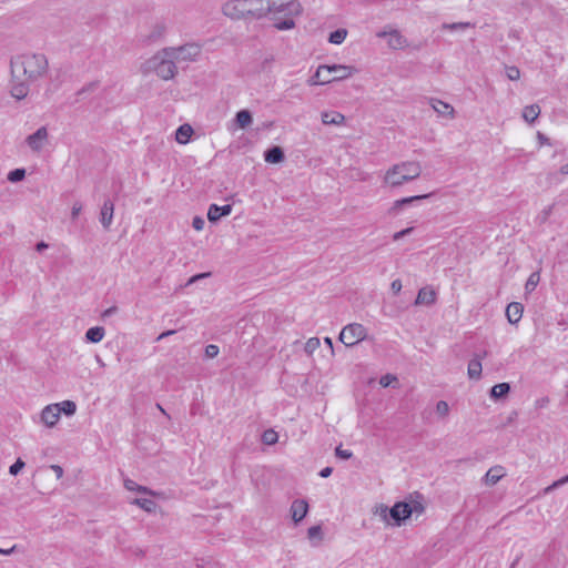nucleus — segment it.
<instances>
[{"label": "nucleus", "mask_w": 568, "mask_h": 568, "mask_svg": "<svg viewBox=\"0 0 568 568\" xmlns=\"http://www.w3.org/2000/svg\"><path fill=\"white\" fill-rule=\"evenodd\" d=\"M234 121L240 129H245L253 122V116L248 110L243 109L236 112Z\"/></svg>", "instance_id": "a878e982"}, {"label": "nucleus", "mask_w": 568, "mask_h": 568, "mask_svg": "<svg viewBox=\"0 0 568 568\" xmlns=\"http://www.w3.org/2000/svg\"><path fill=\"white\" fill-rule=\"evenodd\" d=\"M390 290L394 294H398L402 290V282L400 280H394L390 284Z\"/></svg>", "instance_id": "5fc2aeb1"}, {"label": "nucleus", "mask_w": 568, "mask_h": 568, "mask_svg": "<svg viewBox=\"0 0 568 568\" xmlns=\"http://www.w3.org/2000/svg\"><path fill=\"white\" fill-rule=\"evenodd\" d=\"M506 75L509 80L516 81L520 78V70L515 65L506 67Z\"/></svg>", "instance_id": "a18cd8bd"}, {"label": "nucleus", "mask_w": 568, "mask_h": 568, "mask_svg": "<svg viewBox=\"0 0 568 568\" xmlns=\"http://www.w3.org/2000/svg\"><path fill=\"white\" fill-rule=\"evenodd\" d=\"M436 301V293L433 290H428L427 287H423L418 291L417 297L415 300L416 305H432Z\"/></svg>", "instance_id": "5701e85b"}, {"label": "nucleus", "mask_w": 568, "mask_h": 568, "mask_svg": "<svg viewBox=\"0 0 568 568\" xmlns=\"http://www.w3.org/2000/svg\"><path fill=\"white\" fill-rule=\"evenodd\" d=\"M51 469L55 473V475H57V477H58V478H61V477H62V475H63V469H62V467H61V466H59V465H52V466H51Z\"/></svg>", "instance_id": "bf43d9fd"}, {"label": "nucleus", "mask_w": 568, "mask_h": 568, "mask_svg": "<svg viewBox=\"0 0 568 568\" xmlns=\"http://www.w3.org/2000/svg\"><path fill=\"white\" fill-rule=\"evenodd\" d=\"M408 503V506L410 507L412 509V515L413 514H417V515H420L425 511V507L423 505V503L420 500H410V501H407Z\"/></svg>", "instance_id": "79ce46f5"}, {"label": "nucleus", "mask_w": 568, "mask_h": 568, "mask_svg": "<svg viewBox=\"0 0 568 568\" xmlns=\"http://www.w3.org/2000/svg\"><path fill=\"white\" fill-rule=\"evenodd\" d=\"M429 103L437 114L454 118L455 110L449 103L434 98L429 99Z\"/></svg>", "instance_id": "aec40b11"}, {"label": "nucleus", "mask_w": 568, "mask_h": 568, "mask_svg": "<svg viewBox=\"0 0 568 568\" xmlns=\"http://www.w3.org/2000/svg\"><path fill=\"white\" fill-rule=\"evenodd\" d=\"M524 306L518 302L509 303L506 307V316L510 324H516L523 316Z\"/></svg>", "instance_id": "412c9836"}, {"label": "nucleus", "mask_w": 568, "mask_h": 568, "mask_svg": "<svg viewBox=\"0 0 568 568\" xmlns=\"http://www.w3.org/2000/svg\"><path fill=\"white\" fill-rule=\"evenodd\" d=\"M248 21L261 20L266 17L265 0H247Z\"/></svg>", "instance_id": "4468645a"}, {"label": "nucleus", "mask_w": 568, "mask_h": 568, "mask_svg": "<svg viewBox=\"0 0 568 568\" xmlns=\"http://www.w3.org/2000/svg\"><path fill=\"white\" fill-rule=\"evenodd\" d=\"M53 405L58 406L59 414L63 413L65 416H72L77 412V405L72 400H63Z\"/></svg>", "instance_id": "c756f323"}, {"label": "nucleus", "mask_w": 568, "mask_h": 568, "mask_svg": "<svg viewBox=\"0 0 568 568\" xmlns=\"http://www.w3.org/2000/svg\"><path fill=\"white\" fill-rule=\"evenodd\" d=\"M209 275H210V273H201V274L194 275L191 277L190 283H193V282L197 281L199 278H203Z\"/></svg>", "instance_id": "0e129e2a"}, {"label": "nucleus", "mask_w": 568, "mask_h": 568, "mask_svg": "<svg viewBox=\"0 0 568 568\" xmlns=\"http://www.w3.org/2000/svg\"><path fill=\"white\" fill-rule=\"evenodd\" d=\"M48 138V130L45 126L39 128L34 133L30 134L26 142L32 151H40L43 148L44 141Z\"/></svg>", "instance_id": "f8f14e48"}, {"label": "nucleus", "mask_w": 568, "mask_h": 568, "mask_svg": "<svg viewBox=\"0 0 568 568\" xmlns=\"http://www.w3.org/2000/svg\"><path fill=\"white\" fill-rule=\"evenodd\" d=\"M540 114V106L538 104H530L524 108L523 118L526 122L532 123Z\"/></svg>", "instance_id": "c85d7f7f"}, {"label": "nucleus", "mask_w": 568, "mask_h": 568, "mask_svg": "<svg viewBox=\"0 0 568 568\" xmlns=\"http://www.w3.org/2000/svg\"><path fill=\"white\" fill-rule=\"evenodd\" d=\"M247 0H230L223 4V13L233 20H248Z\"/></svg>", "instance_id": "1a4fd4ad"}, {"label": "nucleus", "mask_w": 568, "mask_h": 568, "mask_svg": "<svg viewBox=\"0 0 568 568\" xmlns=\"http://www.w3.org/2000/svg\"><path fill=\"white\" fill-rule=\"evenodd\" d=\"M266 17L274 22L278 30H290L295 27L294 17L302 12L298 0H265Z\"/></svg>", "instance_id": "f03ea898"}, {"label": "nucleus", "mask_w": 568, "mask_h": 568, "mask_svg": "<svg viewBox=\"0 0 568 568\" xmlns=\"http://www.w3.org/2000/svg\"><path fill=\"white\" fill-rule=\"evenodd\" d=\"M193 133V129L190 124H182L175 132V139L181 144H186Z\"/></svg>", "instance_id": "cd10ccee"}, {"label": "nucleus", "mask_w": 568, "mask_h": 568, "mask_svg": "<svg viewBox=\"0 0 568 568\" xmlns=\"http://www.w3.org/2000/svg\"><path fill=\"white\" fill-rule=\"evenodd\" d=\"M176 62L175 58L165 54L164 48L150 58L145 65L148 70L154 71L162 80H171L176 74Z\"/></svg>", "instance_id": "39448f33"}, {"label": "nucleus", "mask_w": 568, "mask_h": 568, "mask_svg": "<svg viewBox=\"0 0 568 568\" xmlns=\"http://www.w3.org/2000/svg\"><path fill=\"white\" fill-rule=\"evenodd\" d=\"M124 487L128 490H130V491H136V493L153 495V491L151 489H149L145 486H141V485L136 484L134 480H131V479H125L124 480Z\"/></svg>", "instance_id": "2f4dec72"}, {"label": "nucleus", "mask_w": 568, "mask_h": 568, "mask_svg": "<svg viewBox=\"0 0 568 568\" xmlns=\"http://www.w3.org/2000/svg\"><path fill=\"white\" fill-rule=\"evenodd\" d=\"M307 536L311 540L317 539V541H321L323 539V531L322 527L320 525L312 526L307 530ZM314 546L317 545V542L312 541Z\"/></svg>", "instance_id": "c9c22d12"}, {"label": "nucleus", "mask_w": 568, "mask_h": 568, "mask_svg": "<svg viewBox=\"0 0 568 568\" xmlns=\"http://www.w3.org/2000/svg\"><path fill=\"white\" fill-rule=\"evenodd\" d=\"M412 516V509L407 501H397L389 508V518L394 526H402Z\"/></svg>", "instance_id": "9d476101"}, {"label": "nucleus", "mask_w": 568, "mask_h": 568, "mask_svg": "<svg viewBox=\"0 0 568 568\" xmlns=\"http://www.w3.org/2000/svg\"><path fill=\"white\" fill-rule=\"evenodd\" d=\"M320 347V339L317 337H311L304 346V351L307 354H313Z\"/></svg>", "instance_id": "ea45409f"}, {"label": "nucleus", "mask_w": 568, "mask_h": 568, "mask_svg": "<svg viewBox=\"0 0 568 568\" xmlns=\"http://www.w3.org/2000/svg\"><path fill=\"white\" fill-rule=\"evenodd\" d=\"M539 282V274L538 273H531L528 277V281L526 282V290L532 291L537 286Z\"/></svg>", "instance_id": "49530a36"}, {"label": "nucleus", "mask_w": 568, "mask_h": 568, "mask_svg": "<svg viewBox=\"0 0 568 568\" xmlns=\"http://www.w3.org/2000/svg\"><path fill=\"white\" fill-rule=\"evenodd\" d=\"M366 336L367 331L362 324L352 323L343 327L338 338L346 347H352L364 341Z\"/></svg>", "instance_id": "0eeeda50"}, {"label": "nucleus", "mask_w": 568, "mask_h": 568, "mask_svg": "<svg viewBox=\"0 0 568 568\" xmlns=\"http://www.w3.org/2000/svg\"><path fill=\"white\" fill-rule=\"evenodd\" d=\"M335 455L341 459H349L353 456V453L351 450L343 449L342 446H337L335 448Z\"/></svg>", "instance_id": "09e8293b"}, {"label": "nucleus", "mask_w": 568, "mask_h": 568, "mask_svg": "<svg viewBox=\"0 0 568 568\" xmlns=\"http://www.w3.org/2000/svg\"><path fill=\"white\" fill-rule=\"evenodd\" d=\"M204 225L205 221L200 216H195L192 221V226L196 231H202L204 229Z\"/></svg>", "instance_id": "603ef678"}, {"label": "nucleus", "mask_w": 568, "mask_h": 568, "mask_svg": "<svg viewBox=\"0 0 568 568\" xmlns=\"http://www.w3.org/2000/svg\"><path fill=\"white\" fill-rule=\"evenodd\" d=\"M175 333H176V331H174V329L165 331V332H163V333H161V334L159 335L158 339H159V341H161V339H163V338H165V337H168V336H171V335H173V334H175Z\"/></svg>", "instance_id": "e2e57ef3"}, {"label": "nucleus", "mask_w": 568, "mask_h": 568, "mask_svg": "<svg viewBox=\"0 0 568 568\" xmlns=\"http://www.w3.org/2000/svg\"><path fill=\"white\" fill-rule=\"evenodd\" d=\"M413 231H414V227H406V229H404V230H402V231H399V232H396V233L393 235V240H394V241H398V240H400V239H403V237H405V236H407V235L412 234V233H413Z\"/></svg>", "instance_id": "3c124183"}, {"label": "nucleus", "mask_w": 568, "mask_h": 568, "mask_svg": "<svg viewBox=\"0 0 568 568\" xmlns=\"http://www.w3.org/2000/svg\"><path fill=\"white\" fill-rule=\"evenodd\" d=\"M60 418L58 406L50 404L41 412V420L48 426L53 427Z\"/></svg>", "instance_id": "a211bd4d"}, {"label": "nucleus", "mask_w": 568, "mask_h": 568, "mask_svg": "<svg viewBox=\"0 0 568 568\" xmlns=\"http://www.w3.org/2000/svg\"><path fill=\"white\" fill-rule=\"evenodd\" d=\"M26 466L24 462L21 458H18L9 468V474L12 476H17L22 468Z\"/></svg>", "instance_id": "37998d69"}, {"label": "nucleus", "mask_w": 568, "mask_h": 568, "mask_svg": "<svg viewBox=\"0 0 568 568\" xmlns=\"http://www.w3.org/2000/svg\"><path fill=\"white\" fill-rule=\"evenodd\" d=\"M560 173L567 175L568 174V163L564 164L560 168Z\"/></svg>", "instance_id": "774afa93"}, {"label": "nucleus", "mask_w": 568, "mask_h": 568, "mask_svg": "<svg viewBox=\"0 0 568 568\" xmlns=\"http://www.w3.org/2000/svg\"><path fill=\"white\" fill-rule=\"evenodd\" d=\"M481 357L476 356L473 359L469 361L468 367H467V374L470 379H479L481 376Z\"/></svg>", "instance_id": "393cba45"}, {"label": "nucleus", "mask_w": 568, "mask_h": 568, "mask_svg": "<svg viewBox=\"0 0 568 568\" xmlns=\"http://www.w3.org/2000/svg\"><path fill=\"white\" fill-rule=\"evenodd\" d=\"M110 88L105 87L100 89V81H91L83 85L80 90L77 91V102L88 99L93 95V99L97 100V105H102V101L105 103H110L112 100L109 99Z\"/></svg>", "instance_id": "423d86ee"}, {"label": "nucleus", "mask_w": 568, "mask_h": 568, "mask_svg": "<svg viewBox=\"0 0 568 568\" xmlns=\"http://www.w3.org/2000/svg\"><path fill=\"white\" fill-rule=\"evenodd\" d=\"M105 331L102 326L90 327L85 332V341L89 343H99L104 337Z\"/></svg>", "instance_id": "bb28decb"}, {"label": "nucleus", "mask_w": 568, "mask_h": 568, "mask_svg": "<svg viewBox=\"0 0 568 568\" xmlns=\"http://www.w3.org/2000/svg\"><path fill=\"white\" fill-rule=\"evenodd\" d=\"M379 515L383 517L384 520L388 521L389 518V508L387 506L382 505L381 506V513Z\"/></svg>", "instance_id": "4d7b16f0"}, {"label": "nucleus", "mask_w": 568, "mask_h": 568, "mask_svg": "<svg viewBox=\"0 0 568 568\" xmlns=\"http://www.w3.org/2000/svg\"><path fill=\"white\" fill-rule=\"evenodd\" d=\"M377 37H388V45L394 50L404 49L407 45V39L398 30L395 29L390 31H379Z\"/></svg>", "instance_id": "9b49d317"}, {"label": "nucleus", "mask_w": 568, "mask_h": 568, "mask_svg": "<svg viewBox=\"0 0 568 568\" xmlns=\"http://www.w3.org/2000/svg\"><path fill=\"white\" fill-rule=\"evenodd\" d=\"M165 33V26L163 23H156L153 28L150 34L148 36V39L150 41H156L163 37Z\"/></svg>", "instance_id": "f704fd0d"}, {"label": "nucleus", "mask_w": 568, "mask_h": 568, "mask_svg": "<svg viewBox=\"0 0 568 568\" xmlns=\"http://www.w3.org/2000/svg\"><path fill=\"white\" fill-rule=\"evenodd\" d=\"M347 36L346 29H336L335 31L329 33L328 41L333 44H341Z\"/></svg>", "instance_id": "473e14b6"}, {"label": "nucleus", "mask_w": 568, "mask_h": 568, "mask_svg": "<svg viewBox=\"0 0 568 568\" xmlns=\"http://www.w3.org/2000/svg\"><path fill=\"white\" fill-rule=\"evenodd\" d=\"M233 206L231 204H224L222 206L217 204H211L207 210V220L211 223L219 222L222 217L231 214Z\"/></svg>", "instance_id": "ddd939ff"}, {"label": "nucleus", "mask_w": 568, "mask_h": 568, "mask_svg": "<svg viewBox=\"0 0 568 568\" xmlns=\"http://www.w3.org/2000/svg\"><path fill=\"white\" fill-rule=\"evenodd\" d=\"M292 519L298 524L308 513V504L305 499H295L291 506Z\"/></svg>", "instance_id": "dca6fc26"}, {"label": "nucleus", "mask_w": 568, "mask_h": 568, "mask_svg": "<svg viewBox=\"0 0 568 568\" xmlns=\"http://www.w3.org/2000/svg\"><path fill=\"white\" fill-rule=\"evenodd\" d=\"M398 379H397V376L396 375H393V374H385L383 375L381 378H379V385L382 387H388L390 386L393 383H396Z\"/></svg>", "instance_id": "a19ab883"}, {"label": "nucleus", "mask_w": 568, "mask_h": 568, "mask_svg": "<svg viewBox=\"0 0 568 568\" xmlns=\"http://www.w3.org/2000/svg\"><path fill=\"white\" fill-rule=\"evenodd\" d=\"M537 139H538V141H539V143H540L541 145H544V144L550 145V144H551V143H550V140H549V138H547V136H546L544 133H541V132H538V133H537Z\"/></svg>", "instance_id": "6e6d98bb"}, {"label": "nucleus", "mask_w": 568, "mask_h": 568, "mask_svg": "<svg viewBox=\"0 0 568 568\" xmlns=\"http://www.w3.org/2000/svg\"><path fill=\"white\" fill-rule=\"evenodd\" d=\"M14 549H16V546L11 547L10 549L0 548V554L1 555H10L14 551Z\"/></svg>", "instance_id": "69168bd1"}, {"label": "nucleus", "mask_w": 568, "mask_h": 568, "mask_svg": "<svg viewBox=\"0 0 568 568\" xmlns=\"http://www.w3.org/2000/svg\"><path fill=\"white\" fill-rule=\"evenodd\" d=\"M81 210H82V204L80 202H75L72 205V211H71L72 220H75L78 217V215L80 214Z\"/></svg>", "instance_id": "864d4df0"}, {"label": "nucleus", "mask_w": 568, "mask_h": 568, "mask_svg": "<svg viewBox=\"0 0 568 568\" xmlns=\"http://www.w3.org/2000/svg\"><path fill=\"white\" fill-rule=\"evenodd\" d=\"M357 72V69L352 65L344 64H321L315 73L307 80V84L324 85L334 81H342L352 77Z\"/></svg>", "instance_id": "7ed1b4c3"}, {"label": "nucleus", "mask_w": 568, "mask_h": 568, "mask_svg": "<svg viewBox=\"0 0 568 568\" xmlns=\"http://www.w3.org/2000/svg\"><path fill=\"white\" fill-rule=\"evenodd\" d=\"M11 95L24 99L30 85L43 78L49 70V62L43 53H22L11 58Z\"/></svg>", "instance_id": "f257e3e1"}, {"label": "nucleus", "mask_w": 568, "mask_h": 568, "mask_svg": "<svg viewBox=\"0 0 568 568\" xmlns=\"http://www.w3.org/2000/svg\"><path fill=\"white\" fill-rule=\"evenodd\" d=\"M473 24L469 23V22H454V23H444L442 26V28L444 30H449V31H459V30H466L468 28H471Z\"/></svg>", "instance_id": "4c0bfd02"}, {"label": "nucleus", "mask_w": 568, "mask_h": 568, "mask_svg": "<svg viewBox=\"0 0 568 568\" xmlns=\"http://www.w3.org/2000/svg\"><path fill=\"white\" fill-rule=\"evenodd\" d=\"M568 483V475L561 477L560 479L558 480H555L551 485L547 486L545 489H544V494L545 495H548L550 494L551 491H554L555 489L566 485Z\"/></svg>", "instance_id": "58836bf2"}, {"label": "nucleus", "mask_w": 568, "mask_h": 568, "mask_svg": "<svg viewBox=\"0 0 568 568\" xmlns=\"http://www.w3.org/2000/svg\"><path fill=\"white\" fill-rule=\"evenodd\" d=\"M48 247H49V245L43 241L38 242L36 245V250L40 253L43 252L44 250H47Z\"/></svg>", "instance_id": "680f3d73"}, {"label": "nucleus", "mask_w": 568, "mask_h": 568, "mask_svg": "<svg viewBox=\"0 0 568 568\" xmlns=\"http://www.w3.org/2000/svg\"><path fill=\"white\" fill-rule=\"evenodd\" d=\"M114 203L111 199H106L100 211V222L105 230H109L113 222Z\"/></svg>", "instance_id": "2eb2a0df"}, {"label": "nucleus", "mask_w": 568, "mask_h": 568, "mask_svg": "<svg viewBox=\"0 0 568 568\" xmlns=\"http://www.w3.org/2000/svg\"><path fill=\"white\" fill-rule=\"evenodd\" d=\"M201 52L199 45L194 43L184 44L181 47H168L165 48V54L175 58L179 61H192Z\"/></svg>", "instance_id": "6e6552de"}, {"label": "nucleus", "mask_w": 568, "mask_h": 568, "mask_svg": "<svg viewBox=\"0 0 568 568\" xmlns=\"http://www.w3.org/2000/svg\"><path fill=\"white\" fill-rule=\"evenodd\" d=\"M261 440L265 445H274L278 440V435L272 428L265 429L261 436Z\"/></svg>", "instance_id": "72a5a7b5"}, {"label": "nucleus", "mask_w": 568, "mask_h": 568, "mask_svg": "<svg viewBox=\"0 0 568 568\" xmlns=\"http://www.w3.org/2000/svg\"><path fill=\"white\" fill-rule=\"evenodd\" d=\"M134 505H138L140 508L148 513H153L156 509V503L153 499L149 498H135L133 500Z\"/></svg>", "instance_id": "7c9ffc66"}, {"label": "nucleus", "mask_w": 568, "mask_h": 568, "mask_svg": "<svg viewBox=\"0 0 568 568\" xmlns=\"http://www.w3.org/2000/svg\"><path fill=\"white\" fill-rule=\"evenodd\" d=\"M118 311V307L116 306H112V307H109L108 310H105L102 314L103 317H110L111 315H113L114 313H116Z\"/></svg>", "instance_id": "052dcab7"}, {"label": "nucleus", "mask_w": 568, "mask_h": 568, "mask_svg": "<svg viewBox=\"0 0 568 568\" xmlns=\"http://www.w3.org/2000/svg\"><path fill=\"white\" fill-rule=\"evenodd\" d=\"M26 178V170L22 168L14 169L8 173V181L12 183H17L22 181Z\"/></svg>", "instance_id": "e433bc0d"}, {"label": "nucleus", "mask_w": 568, "mask_h": 568, "mask_svg": "<svg viewBox=\"0 0 568 568\" xmlns=\"http://www.w3.org/2000/svg\"><path fill=\"white\" fill-rule=\"evenodd\" d=\"M436 413L440 416V417H446L449 413V405L447 402L445 400H439L436 405Z\"/></svg>", "instance_id": "c03bdc74"}, {"label": "nucleus", "mask_w": 568, "mask_h": 568, "mask_svg": "<svg viewBox=\"0 0 568 568\" xmlns=\"http://www.w3.org/2000/svg\"><path fill=\"white\" fill-rule=\"evenodd\" d=\"M322 122L325 125H341L345 121V116L336 111H325L322 113Z\"/></svg>", "instance_id": "b1692460"}, {"label": "nucleus", "mask_w": 568, "mask_h": 568, "mask_svg": "<svg viewBox=\"0 0 568 568\" xmlns=\"http://www.w3.org/2000/svg\"><path fill=\"white\" fill-rule=\"evenodd\" d=\"M552 207H554V205H549L540 212V214L538 215V219L540 220L541 223H545L549 219V216L551 215V212H552Z\"/></svg>", "instance_id": "8fccbe9b"}, {"label": "nucleus", "mask_w": 568, "mask_h": 568, "mask_svg": "<svg viewBox=\"0 0 568 568\" xmlns=\"http://www.w3.org/2000/svg\"><path fill=\"white\" fill-rule=\"evenodd\" d=\"M422 174L418 162L407 161L394 164L386 171L384 182L393 187L400 186L405 182L413 181Z\"/></svg>", "instance_id": "20e7f679"}, {"label": "nucleus", "mask_w": 568, "mask_h": 568, "mask_svg": "<svg viewBox=\"0 0 568 568\" xmlns=\"http://www.w3.org/2000/svg\"><path fill=\"white\" fill-rule=\"evenodd\" d=\"M511 390V387H510V384L509 383H499V384H496L494 385L490 390H489V396L491 399L494 400H500V399H505L508 394L510 393Z\"/></svg>", "instance_id": "4be33fe9"}, {"label": "nucleus", "mask_w": 568, "mask_h": 568, "mask_svg": "<svg viewBox=\"0 0 568 568\" xmlns=\"http://www.w3.org/2000/svg\"><path fill=\"white\" fill-rule=\"evenodd\" d=\"M332 473H333V468L327 466V467H324L323 469H321L318 475L322 478H327V477H329L332 475Z\"/></svg>", "instance_id": "13d9d810"}, {"label": "nucleus", "mask_w": 568, "mask_h": 568, "mask_svg": "<svg viewBox=\"0 0 568 568\" xmlns=\"http://www.w3.org/2000/svg\"><path fill=\"white\" fill-rule=\"evenodd\" d=\"M264 160L271 164H278L285 160L284 150L278 145H273L265 150Z\"/></svg>", "instance_id": "6ab92c4d"}, {"label": "nucleus", "mask_w": 568, "mask_h": 568, "mask_svg": "<svg viewBox=\"0 0 568 568\" xmlns=\"http://www.w3.org/2000/svg\"><path fill=\"white\" fill-rule=\"evenodd\" d=\"M220 348L215 344H209L205 346V356L207 358H215L219 355Z\"/></svg>", "instance_id": "de8ad7c7"}, {"label": "nucleus", "mask_w": 568, "mask_h": 568, "mask_svg": "<svg viewBox=\"0 0 568 568\" xmlns=\"http://www.w3.org/2000/svg\"><path fill=\"white\" fill-rule=\"evenodd\" d=\"M432 196V193L428 194H422V195H414V196H407L399 200H396L392 207L389 209V214L396 215L403 207H405L408 204H412L413 202L422 201L424 199H428Z\"/></svg>", "instance_id": "f3484780"}, {"label": "nucleus", "mask_w": 568, "mask_h": 568, "mask_svg": "<svg viewBox=\"0 0 568 568\" xmlns=\"http://www.w3.org/2000/svg\"><path fill=\"white\" fill-rule=\"evenodd\" d=\"M324 343L331 348L333 349V339L331 337H325L324 338Z\"/></svg>", "instance_id": "338daca9"}]
</instances>
